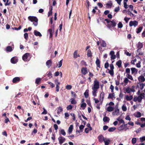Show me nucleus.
<instances>
[{
  "mask_svg": "<svg viewBox=\"0 0 145 145\" xmlns=\"http://www.w3.org/2000/svg\"><path fill=\"white\" fill-rule=\"evenodd\" d=\"M116 129V128L115 127H111L109 128L108 129V131L109 132H112L115 130Z\"/></svg>",
  "mask_w": 145,
  "mask_h": 145,
  "instance_id": "nucleus-39",
  "label": "nucleus"
},
{
  "mask_svg": "<svg viewBox=\"0 0 145 145\" xmlns=\"http://www.w3.org/2000/svg\"><path fill=\"white\" fill-rule=\"evenodd\" d=\"M55 83L56 84V86L58 85V86H59L60 84V82H58V80L57 79H56L54 81Z\"/></svg>",
  "mask_w": 145,
  "mask_h": 145,
  "instance_id": "nucleus-59",
  "label": "nucleus"
},
{
  "mask_svg": "<svg viewBox=\"0 0 145 145\" xmlns=\"http://www.w3.org/2000/svg\"><path fill=\"white\" fill-rule=\"evenodd\" d=\"M97 67L99 68H101L100 61L99 59L97 57L96 58V60L95 62Z\"/></svg>",
  "mask_w": 145,
  "mask_h": 145,
  "instance_id": "nucleus-16",
  "label": "nucleus"
},
{
  "mask_svg": "<svg viewBox=\"0 0 145 145\" xmlns=\"http://www.w3.org/2000/svg\"><path fill=\"white\" fill-rule=\"evenodd\" d=\"M138 24V22L136 20H134L133 21H131L129 23V25L130 27H132L133 26H134L135 27L137 26Z\"/></svg>",
  "mask_w": 145,
  "mask_h": 145,
  "instance_id": "nucleus-5",
  "label": "nucleus"
},
{
  "mask_svg": "<svg viewBox=\"0 0 145 145\" xmlns=\"http://www.w3.org/2000/svg\"><path fill=\"white\" fill-rule=\"evenodd\" d=\"M121 60H119L116 62V64L118 66L119 68H120L121 66Z\"/></svg>",
  "mask_w": 145,
  "mask_h": 145,
  "instance_id": "nucleus-25",
  "label": "nucleus"
},
{
  "mask_svg": "<svg viewBox=\"0 0 145 145\" xmlns=\"http://www.w3.org/2000/svg\"><path fill=\"white\" fill-rule=\"evenodd\" d=\"M106 114H105L104 115L105 116L104 117L103 120L104 122H108L110 121V119L108 117L106 116Z\"/></svg>",
  "mask_w": 145,
  "mask_h": 145,
  "instance_id": "nucleus-18",
  "label": "nucleus"
},
{
  "mask_svg": "<svg viewBox=\"0 0 145 145\" xmlns=\"http://www.w3.org/2000/svg\"><path fill=\"white\" fill-rule=\"evenodd\" d=\"M72 106L71 105H68L67 107V110H71L72 108Z\"/></svg>",
  "mask_w": 145,
  "mask_h": 145,
  "instance_id": "nucleus-54",
  "label": "nucleus"
},
{
  "mask_svg": "<svg viewBox=\"0 0 145 145\" xmlns=\"http://www.w3.org/2000/svg\"><path fill=\"white\" fill-rule=\"evenodd\" d=\"M48 83L50 85L51 88H53L55 87V84L51 82H48Z\"/></svg>",
  "mask_w": 145,
  "mask_h": 145,
  "instance_id": "nucleus-52",
  "label": "nucleus"
},
{
  "mask_svg": "<svg viewBox=\"0 0 145 145\" xmlns=\"http://www.w3.org/2000/svg\"><path fill=\"white\" fill-rule=\"evenodd\" d=\"M145 94L144 93H140L139 95L137 97L138 101L139 102H141L142 100L145 97Z\"/></svg>",
  "mask_w": 145,
  "mask_h": 145,
  "instance_id": "nucleus-6",
  "label": "nucleus"
},
{
  "mask_svg": "<svg viewBox=\"0 0 145 145\" xmlns=\"http://www.w3.org/2000/svg\"><path fill=\"white\" fill-rule=\"evenodd\" d=\"M125 98L127 100L129 101H131L133 99V97L132 95L129 96L128 95H127L125 96Z\"/></svg>",
  "mask_w": 145,
  "mask_h": 145,
  "instance_id": "nucleus-26",
  "label": "nucleus"
},
{
  "mask_svg": "<svg viewBox=\"0 0 145 145\" xmlns=\"http://www.w3.org/2000/svg\"><path fill=\"white\" fill-rule=\"evenodd\" d=\"M131 73L132 74H136L138 72V69L135 68H131Z\"/></svg>",
  "mask_w": 145,
  "mask_h": 145,
  "instance_id": "nucleus-13",
  "label": "nucleus"
},
{
  "mask_svg": "<svg viewBox=\"0 0 145 145\" xmlns=\"http://www.w3.org/2000/svg\"><path fill=\"white\" fill-rule=\"evenodd\" d=\"M60 133L64 136H65L66 134V133L63 129H61Z\"/></svg>",
  "mask_w": 145,
  "mask_h": 145,
  "instance_id": "nucleus-41",
  "label": "nucleus"
},
{
  "mask_svg": "<svg viewBox=\"0 0 145 145\" xmlns=\"http://www.w3.org/2000/svg\"><path fill=\"white\" fill-rule=\"evenodd\" d=\"M18 61L17 57L15 56L11 58L10 60L11 62L13 64L16 63Z\"/></svg>",
  "mask_w": 145,
  "mask_h": 145,
  "instance_id": "nucleus-9",
  "label": "nucleus"
},
{
  "mask_svg": "<svg viewBox=\"0 0 145 145\" xmlns=\"http://www.w3.org/2000/svg\"><path fill=\"white\" fill-rule=\"evenodd\" d=\"M99 83L98 81L95 80L94 82L93 86L92 87V89H97L99 88Z\"/></svg>",
  "mask_w": 145,
  "mask_h": 145,
  "instance_id": "nucleus-4",
  "label": "nucleus"
},
{
  "mask_svg": "<svg viewBox=\"0 0 145 145\" xmlns=\"http://www.w3.org/2000/svg\"><path fill=\"white\" fill-rule=\"evenodd\" d=\"M84 127V125H80L79 126V129L81 131V132H82V130Z\"/></svg>",
  "mask_w": 145,
  "mask_h": 145,
  "instance_id": "nucleus-55",
  "label": "nucleus"
},
{
  "mask_svg": "<svg viewBox=\"0 0 145 145\" xmlns=\"http://www.w3.org/2000/svg\"><path fill=\"white\" fill-rule=\"evenodd\" d=\"M73 129V125H71L68 129V133L69 134L71 133Z\"/></svg>",
  "mask_w": 145,
  "mask_h": 145,
  "instance_id": "nucleus-23",
  "label": "nucleus"
},
{
  "mask_svg": "<svg viewBox=\"0 0 145 145\" xmlns=\"http://www.w3.org/2000/svg\"><path fill=\"white\" fill-rule=\"evenodd\" d=\"M104 142H105V145H108L110 142V141L109 139L106 138V139H105Z\"/></svg>",
  "mask_w": 145,
  "mask_h": 145,
  "instance_id": "nucleus-29",
  "label": "nucleus"
},
{
  "mask_svg": "<svg viewBox=\"0 0 145 145\" xmlns=\"http://www.w3.org/2000/svg\"><path fill=\"white\" fill-rule=\"evenodd\" d=\"M87 69L86 67H83L82 68L81 71L83 74L85 75L88 73Z\"/></svg>",
  "mask_w": 145,
  "mask_h": 145,
  "instance_id": "nucleus-12",
  "label": "nucleus"
},
{
  "mask_svg": "<svg viewBox=\"0 0 145 145\" xmlns=\"http://www.w3.org/2000/svg\"><path fill=\"white\" fill-rule=\"evenodd\" d=\"M104 96H105L104 93L103 91L101 92V94H100V98H101L102 99L101 102V105L102 104V102L103 100V99H104Z\"/></svg>",
  "mask_w": 145,
  "mask_h": 145,
  "instance_id": "nucleus-19",
  "label": "nucleus"
},
{
  "mask_svg": "<svg viewBox=\"0 0 145 145\" xmlns=\"http://www.w3.org/2000/svg\"><path fill=\"white\" fill-rule=\"evenodd\" d=\"M63 111L62 108L61 107L59 106L57 109V113L58 114H59L60 112H62Z\"/></svg>",
  "mask_w": 145,
  "mask_h": 145,
  "instance_id": "nucleus-35",
  "label": "nucleus"
},
{
  "mask_svg": "<svg viewBox=\"0 0 145 145\" xmlns=\"http://www.w3.org/2000/svg\"><path fill=\"white\" fill-rule=\"evenodd\" d=\"M101 46L103 47H105L106 46V44L105 41H103L101 44Z\"/></svg>",
  "mask_w": 145,
  "mask_h": 145,
  "instance_id": "nucleus-53",
  "label": "nucleus"
},
{
  "mask_svg": "<svg viewBox=\"0 0 145 145\" xmlns=\"http://www.w3.org/2000/svg\"><path fill=\"white\" fill-rule=\"evenodd\" d=\"M123 24L121 22H119L118 24V28H121L123 27Z\"/></svg>",
  "mask_w": 145,
  "mask_h": 145,
  "instance_id": "nucleus-48",
  "label": "nucleus"
},
{
  "mask_svg": "<svg viewBox=\"0 0 145 145\" xmlns=\"http://www.w3.org/2000/svg\"><path fill=\"white\" fill-rule=\"evenodd\" d=\"M120 8L119 6L117 7H116L114 9V11L115 12H117L118 11L120 10Z\"/></svg>",
  "mask_w": 145,
  "mask_h": 145,
  "instance_id": "nucleus-57",
  "label": "nucleus"
},
{
  "mask_svg": "<svg viewBox=\"0 0 145 145\" xmlns=\"http://www.w3.org/2000/svg\"><path fill=\"white\" fill-rule=\"evenodd\" d=\"M118 130L119 131H122L124 130L125 131V128L124 127V126L123 125H121L120 127L118 128Z\"/></svg>",
  "mask_w": 145,
  "mask_h": 145,
  "instance_id": "nucleus-21",
  "label": "nucleus"
},
{
  "mask_svg": "<svg viewBox=\"0 0 145 145\" xmlns=\"http://www.w3.org/2000/svg\"><path fill=\"white\" fill-rule=\"evenodd\" d=\"M41 80V79L40 78H37L36 79L35 83L37 84H39Z\"/></svg>",
  "mask_w": 145,
  "mask_h": 145,
  "instance_id": "nucleus-33",
  "label": "nucleus"
},
{
  "mask_svg": "<svg viewBox=\"0 0 145 145\" xmlns=\"http://www.w3.org/2000/svg\"><path fill=\"white\" fill-rule=\"evenodd\" d=\"M54 32V30H53L52 28L49 29L48 31V33L49 34L50 36H52Z\"/></svg>",
  "mask_w": 145,
  "mask_h": 145,
  "instance_id": "nucleus-17",
  "label": "nucleus"
},
{
  "mask_svg": "<svg viewBox=\"0 0 145 145\" xmlns=\"http://www.w3.org/2000/svg\"><path fill=\"white\" fill-rule=\"evenodd\" d=\"M108 70H109V72H108L110 74L111 76H113L114 75V70H109V69Z\"/></svg>",
  "mask_w": 145,
  "mask_h": 145,
  "instance_id": "nucleus-44",
  "label": "nucleus"
},
{
  "mask_svg": "<svg viewBox=\"0 0 145 145\" xmlns=\"http://www.w3.org/2000/svg\"><path fill=\"white\" fill-rule=\"evenodd\" d=\"M62 61L63 59H62L58 62V64L57 65H58V68H60L61 66L62 65Z\"/></svg>",
  "mask_w": 145,
  "mask_h": 145,
  "instance_id": "nucleus-50",
  "label": "nucleus"
},
{
  "mask_svg": "<svg viewBox=\"0 0 145 145\" xmlns=\"http://www.w3.org/2000/svg\"><path fill=\"white\" fill-rule=\"evenodd\" d=\"M140 140L141 142H142L144 141L145 140V136L141 137L140 138Z\"/></svg>",
  "mask_w": 145,
  "mask_h": 145,
  "instance_id": "nucleus-64",
  "label": "nucleus"
},
{
  "mask_svg": "<svg viewBox=\"0 0 145 145\" xmlns=\"http://www.w3.org/2000/svg\"><path fill=\"white\" fill-rule=\"evenodd\" d=\"M142 29V27H139L137 29V33H140Z\"/></svg>",
  "mask_w": 145,
  "mask_h": 145,
  "instance_id": "nucleus-42",
  "label": "nucleus"
},
{
  "mask_svg": "<svg viewBox=\"0 0 145 145\" xmlns=\"http://www.w3.org/2000/svg\"><path fill=\"white\" fill-rule=\"evenodd\" d=\"M34 35L36 36H42V35L39 31L36 30H35L34 31Z\"/></svg>",
  "mask_w": 145,
  "mask_h": 145,
  "instance_id": "nucleus-20",
  "label": "nucleus"
},
{
  "mask_svg": "<svg viewBox=\"0 0 145 145\" xmlns=\"http://www.w3.org/2000/svg\"><path fill=\"white\" fill-rule=\"evenodd\" d=\"M92 53L90 50H88L87 51V56L88 57H91L92 56Z\"/></svg>",
  "mask_w": 145,
  "mask_h": 145,
  "instance_id": "nucleus-24",
  "label": "nucleus"
},
{
  "mask_svg": "<svg viewBox=\"0 0 145 145\" xmlns=\"http://www.w3.org/2000/svg\"><path fill=\"white\" fill-rule=\"evenodd\" d=\"M143 47V44L140 43L139 42L138 45V48L139 49H141Z\"/></svg>",
  "mask_w": 145,
  "mask_h": 145,
  "instance_id": "nucleus-45",
  "label": "nucleus"
},
{
  "mask_svg": "<svg viewBox=\"0 0 145 145\" xmlns=\"http://www.w3.org/2000/svg\"><path fill=\"white\" fill-rule=\"evenodd\" d=\"M114 93H113L112 94L111 93H109V95L108 97V98H112L114 97Z\"/></svg>",
  "mask_w": 145,
  "mask_h": 145,
  "instance_id": "nucleus-47",
  "label": "nucleus"
},
{
  "mask_svg": "<svg viewBox=\"0 0 145 145\" xmlns=\"http://www.w3.org/2000/svg\"><path fill=\"white\" fill-rule=\"evenodd\" d=\"M93 90V91L92 92L93 95L94 97H96L97 96L96 94V92L97 91V90L96 89H92Z\"/></svg>",
  "mask_w": 145,
  "mask_h": 145,
  "instance_id": "nucleus-31",
  "label": "nucleus"
},
{
  "mask_svg": "<svg viewBox=\"0 0 145 145\" xmlns=\"http://www.w3.org/2000/svg\"><path fill=\"white\" fill-rule=\"evenodd\" d=\"M141 116V113L139 112H137V115L136 116H135V117L137 118H139Z\"/></svg>",
  "mask_w": 145,
  "mask_h": 145,
  "instance_id": "nucleus-46",
  "label": "nucleus"
},
{
  "mask_svg": "<svg viewBox=\"0 0 145 145\" xmlns=\"http://www.w3.org/2000/svg\"><path fill=\"white\" fill-rule=\"evenodd\" d=\"M89 90L88 89H86V91H85L84 93V95L85 96V98H88L89 96Z\"/></svg>",
  "mask_w": 145,
  "mask_h": 145,
  "instance_id": "nucleus-27",
  "label": "nucleus"
},
{
  "mask_svg": "<svg viewBox=\"0 0 145 145\" xmlns=\"http://www.w3.org/2000/svg\"><path fill=\"white\" fill-rule=\"evenodd\" d=\"M112 5V3L111 1H109L108 2V3L106 4V5L108 7H110V8H111Z\"/></svg>",
  "mask_w": 145,
  "mask_h": 145,
  "instance_id": "nucleus-34",
  "label": "nucleus"
},
{
  "mask_svg": "<svg viewBox=\"0 0 145 145\" xmlns=\"http://www.w3.org/2000/svg\"><path fill=\"white\" fill-rule=\"evenodd\" d=\"M138 80L139 81H140L141 82H144L145 81V78L144 76H140L138 78Z\"/></svg>",
  "mask_w": 145,
  "mask_h": 145,
  "instance_id": "nucleus-22",
  "label": "nucleus"
},
{
  "mask_svg": "<svg viewBox=\"0 0 145 145\" xmlns=\"http://www.w3.org/2000/svg\"><path fill=\"white\" fill-rule=\"evenodd\" d=\"M77 50H76L74 52L73 56H74V58H76L78 57H79L80 56L79 54L78 55H77Z\"/></svg>",
  "mask_w": 145,
  "mask_h": 145,
  "instance_id": "nucleus-28",
  "label": "nucleus"
},
{
  "mask_svg": "<svg viewBox=\"0 0 145 145\" xmlns=\"http://www.w3.org/2000/svg\"><path fill=\"white\" fill-rule=\"evenodd\" d=\"M125 72L127 73V74H129L130 73V69L129 68H127L126 69Z\"/></svg>",
  "mask_w": 145,
  "mask_h": 145,
  "instance_id": "nucleus-63",
  "label": "nucleus"
},
{
  "mask_svg": "<svg viewBox=\"0 0 145 145\" xmlns=\"http://www.w3.org/2000/svg\"><path fill=\"white\" fill-rule=\"evenodd\" d=\"M72 88V86L71 85H67L66 87V89L68 90L71 89Z\"/></svg>",
  "mask_w": 145,
  "mask_h": 145,
  "instance_id": "nucleus-56",
  "label": "nucleus"
},
{
  "mask_svg": "<svg viewBox=\"0 0 145 145\" xmlns=\"http://www.w3.org/2000/svg\"><path fill=\"white\" fill-rule=\"evenodd\" d=\"M20 81V78L19 77H15L12 80V82L13 83H17Z\"/></svg>",
  "mask_w": 145,
  "mask_h": 145,
  "instance_id": "nucleus-15",
  "label": "nucleus"
},
{
  "mask_svg": "<svg viewBox=\"0 0 145 145\" xmlns=\"http://www.w3.org/2000/svg\"><path fill=\"white\" fill-rule=\"evenodd\" d=\"M117 23L116 21L113 20L110 21L109 24H107V27L111 30L114 29Z\"/></svg>",
  "mask_w": 145,
  "mask_h": 145,
  "instance_id": "nucleus-2",
  "label": "nucleus"
},
{
  "mask_svg": "<svg viewBox=\"0 0 145 145\" xmlns=\"http://www.w3.org/2000/svg\"><path fill=\"white\" fill-rule=\"evenodd\" d=\"M71 99L72 100L71 101V103L72 104L74 105L76 104V102L74 99L72 98Z\"/></svg>",
  "mask_w": 145,
  "mask_h": 145,
  "instance_id": "nucleus-51",
  "label": "nucleus"
},
{
  "mask_svg": "<svg viewBox=\"0 0 145 145\" xmlns=\"http://www.w3.org/2000/svg\"><path fill=\"white\" fill-rule=\"evenodd\" d=\"M130 19V18L125 17L124 18V20L125 21L126 23L128 22V21Z\"/></svg>",
  "mask_w": 145,
  "mask_h": 145,
  "instance_id": "nucleus-62",
  "label": "nucleus"
},
{
  "mask_svg": "<svg viewBox=\"0 0 145 145\" xmlns=\"http://www.w3.org/2000/svg\"><path fill=\"white\" fill-rule=\"evenodd\" d=\"M52 64V61L50 59L48 60L46 62V65L48 68H50Z\"/></svg>",
  "mask_w": 145,
  "mask_h": 145,
  "instance_id": "nucleus-14",
  "label": "nucleus"
},
{
  "mask_svg": "<svg viewBox=\"0 0 145 145\" xmlns=\"http://www.w3.org/2000/svg\"><path fill=\"white\" fill-rule=\"evenodd\" d=\"M126 76L129 79L131 80H133L132 76L129 74H127L126 75Z\"/></svg>",
  "mask_w": 145,
  "mask_h": 145,
  "instance_id": "nucleus-36",
  "label": "nucleus"
},
{
  "mask_svg": "<svg viewBox=\"0 0 145 145\" xmlns=\"http://www.w3.org/2000/svg\"><path fill=\"white\" fill-rule=\"evenodd\" d=\"M86 106V104L85 103H84L81 104L80 106L82 108L83 110L84 109Z\"/></svg>",
  "mask_w": 145,
  "mask_h": 145,
  "instance_id": "nucleus-37",
  "label": "nucleus"
},
{
  "mask_svg": "<svg viewBox=\"0 0 145 145\" xmlns=\"http://www.w3.org/2000/svg\"><path fill=\"white\" fill-rule=\"evenodd\" d=\"M6 51L7 52H10L12 50V49L11 46H8L6 47Z\"/></svg>",
  "mask_w": 145,
  "mask_h": 145,
  "instance_id": "nucleus-30",
  "label": "nucleus"
},
{
  "mask_svg": "<svg viewBox=\"0 0 145 145\" xmlns=\"http://www.w3.org/2000/svg\"><path fill=\"white\" fill-rule=\"evenodd\" d=\"M47 75L48 76V77L49 78H51L52 75L51 72L50 71L48 72H47Z\"/></svg>",
  "mask_w": 145,
  "mask_h": 145,
  "instance_id": "nucleus-40",
  "label": "nucleus"
},
{
  "mask_svg": "<svg viewBox=\"0 0 145 145\" xmlns=\"http://www.w3.org/2000/svg\"><path fill=\"white\" fill-rule=\"evenodd\" d=\"M132 143L133 144H135L137 142V139L136 138H132L131 140Z\"/></svg>",
  "mask_w": 145,
  "mask_h": 145,
  "instance_id": "nucleus-43",
  "label": "nucleus"
},
{
  "mask_svg": "<svg viewBox=\"0 0 145 145\" xmlns=\"http://www.w3.org/2000/svg\"><path fill=\"white\" fill-rule=\"evenodd\" d=\"M127 13L128 14L130 15L131 16L133 17L134 16V14L131 11H130L129 10H128L127 11Z\"/></svg>",
  "mask_w": 145,
  "mask_h": 145,
  "instance_id": "nucleus-38",
  "label": "nucleus"
},
{
  "mask_svg": "<svg viewBox=\"0 0 145 145\" xmlns=\"http://www.w3.org/2000/svg\"><path fill=\"white\" fill-rule=\"evenodd\" d=\"M114 52L113 50H111L109 54L111 56V60H114L116 58V55H114Z\"/></svg>",
  "mask_w": 145,
  "mask_h": 145,
  "instance_id": "nucleus-8",
  "label": "nucleus"
},
{
  "mask_svg": "<svg viewBox=\"0 0 145 145\" xmlns=\"http://www.w3.org/2000/svg\"><path fill=\"white\" fill-rule=\"evenodd\" d=\"M28 20L31 22H35L33 24L35 26H36L38 24V19L35 16H30L28 17Z\"/></svg>",
  "mask_w": 145,
  "mask_h": 145,
  "instance_id": "nucleus-1",
  "label": "nucleus"
},
{
  "mask_svg": "<svg viewBox=\"0 0 145 145\" xmlns=\"http://www.w3.org/2000/svg\"><path fill=\"white\" fill-rule=\"evenodd\" d=\"M98 138L99 141L100 142H102L104 141L105 139H106V138H105L103 135H100L98 137Z\"/></svg>",
  "mask_w": 145,
  "mask_h": 145,
  "instance_id": "nucleus-10",
  "label": "nucleus"
},
{
  "mask_svg": "<svg viewBox=\"0 0 145 145\" xmlns=\"http://www.w3.org/2000/svg\"><path fill=\"white\" fill-rule=\"evenodd\" d=\"M113 108L112 106H109L107 107V110L108 112H110L112 111L113 110Z\"/></svg>",
  "mask_w": 145,
  "mask_h": 145,
  "instance_id": "nucleus-32",
  "label": "nucleus"
},
{
  "mask_svg": "<svg viewBox=\"0 0 145 145\" xmlns=\"http://www.w3.org/2000/svg\"><path fill=\"white\" fill-rule=\"evenodd\" d=\"M43 111L41 113L42 114H46L47 113V111L44 108H43Z\"/></svg>",
  "mask_w": 145,
  "mask_h": 145,
  "instance_id": "nucleus-61",
  "label": "nucleus"
},
{
  "mask_svg": "<svg viewBox=\"0 0 145 145\" xmlns=\"http://www.w3.org/2000/svg\"><path fill=\"white\" fill-rule=\"evenodd\" d=\"M70 115L71 116H72L73 117V120L74 121L76 120L75 115L74 114L71 113Z\"/></svg>",
  "mask_w": 145,
  "mask_h": 145,
  "instance_id": "nucleus-60",
  "label": "nucleus"
},
{
  "mask_svg": "<svg viewBox=\"0 0 145 145\" xmlns=\"http://www.w3.org/2000/svg\"><path fill=\"white\" fill-rule=\"evenodd\" d=\"M119 109L118 108V107H116L114 111L112 112V114L113 115H119Z\"/></svg>",
  "mask_w": 145,
  "mask_h": 145,
  "instance_id": "nucleus-11",
  "label": "nucleus"
},
{
  "mask_svg": "<svg viewBox=\"0 0 145 145\" xmlns=\"http://www.w3.org/2000/svg\"><path fill=\"white\" fill-rule=\"evenodd\" d=\"M58 140L59 142V143L60 144H61L65 142L66 139L63 137L61 135H60L58 138Z\"/></svg>",
  "mask_w": 145,
  "mask_h": 145,
  "instance_id": "nucleus-7",
  "label": "nucleus"
},
{
  "mask_svg": "<svg viewBox=\"0 0 145 145\" xmlns=\"http://www.w3.org/2000/svg\"><path fill=\"white\" fill-rule=\"evenodd\" d=\"M30 57L29 54L26 53L23 55L22 57L23 60L25 61H28L29 60V57Z\"/></svg>",
  "mask_w": 145,
  "mask_h": 145,
  "instance_id": "nucleus-3",
  "label": "nucleus"
},
{
  "mask_svg": "<svg viewBox=\"0 0 145 145\" xmlns=\"http://www.w3.org/2000/svg\"><path fill=\"white\" fill-rule=\"evenodd\" d=\"M126 92L127 93H129L131 92V88L129 87L125 89Z\"/></svg>",
  "mask_w": 145,
  "mask_h": 145,
  "instance_id": "nucleus-49",
  "label": "nucleus"
},
{
  "mask_svg": "<svg viewBox=\"0 0 145 145\" xmlns=\"http://www.w3.org/2000/svg\"><path fill=\"white\" fill-rule=\"evenodd\" d=\"M109 66V64L107 62H106L105 64V68L107 69Z\"/></svg>",
  "mask_w": 145,
  "mask_h": 145,
  "instance_id": "nucleus-58",
  "label": "nucleus"
}]
</instances>
